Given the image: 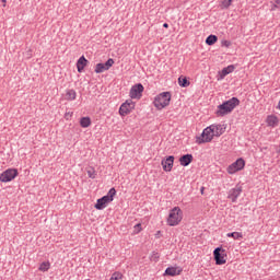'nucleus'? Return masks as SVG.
I'll return each instance as SVG.
<instances>
[{"label": "nucleus", "instance_id": "nucleus-25", "mask_svg": "<svg viewBox=\"0 0 280 280\" xmlns=\"http://www.w3.org/2000/svg\"><path fill=\"white\" fill-rule=\"evenodd\" d=\"M229 73H231V71L218 72V74H217L218 82H220V80H224V78H226V75H229Z\"/></svg>", "mask_w": 280, "mask_h": 280}, {"label": "nucleus", "instance_id": "nucleus-22", "mask_svg": "<svg viewBox=\"0 0 280 280\" xmlns=\"http://www.w3.org/2000/svg\"><path fill=\"white\" fill-rule=\"evenodd\" d=\"M218 43V36L215 35H209L207 38H206V45H215Z\"/></svg>", "mask_w": 280, "mask_h": 280}, {"label": "nucleus", "instance_id": "nucleus-36", "mask_svg": "<svg viewBox=\"0 0 280 280\" xmlns=\"http://www.w3.org/2000/svg\"><path fill=\"white\" fill-rule=\"evenodd\" d=\"M69 115H71V114H70V113H67V114H66V119H67V117H69Z\"/></svg>", "mask_w": 280, "mask_h": 280}, {"label": "nucleus", "instance_id": "nucleus-12", "mask_svg": "<svg viewBox=\"0 0 280 280\" xmlns=\"http://www.w3.org/2000/svg\"><path fill=\"white\" fill-rule=\"evenodd\" d=\"M210 128L212 129L214 137H222V135L226 132V126L224 125H210Z\"/></svg>", "mask_w": 280, "mask_h": 280}, {"label": "nucleus", "instance_id": "nucleus-15", "mask_svg": "<svg viewBox=\"0 0 280 280\" xmlns=\"http://www.w3.org/2000/svg\"><path fill=\"white\" fill-rule=\"evenodd\" d=\"M194 161V155L185 154L179 158V163L183 167H187Z\"/></svg>", "mask_w": 280, "mask_h": 280}, {"label": "nucleus", "instance_id": "nucleus-16", "mask_svg": "<svg viewBox=\"0 0 280 280\" xmlns=\"http://www.w3.org/2000/svg\"><path fill=\"white\" fill-rule=\"evenodd\" d=\"M86 65H89V60L86 59V57L81 56L77 61L78 71H84V67H86Z\"/></svg>", "mask_w": 280, "mask_h": 280}, {"label": "nucleus", "instance_id": "nucleus-26", "mask_svg": "<svg viewBox=\"0 0 280 280\" xmlns=\"http://www.w3.org/2000/svg\"><path fill=\"white\" fill-rule=\"evenodd\" d=\"M228 237H233V240H242L243 235L240 232L228 233Z\"/></svg>", "mask_w": 280, "mask_h": 280}, {"label": "nucleus", "instance_id": "nucleus-4", "mask_svg": "<svg viewBox=\"0 0 280 280\" xmlns=\"http://www.w3.org/2000/svg\"><path fill=\"white\" fill-rule=\"evenodd\" d=\"M182 221H183V210H180L179 207L173 208L167 218L168 226H178V224H180Z\"/></svg>", "mask_w": 280, "mask_h": 280}, {"label": "nucleus", "instance_id": "nucleus-14", "mask_svg": "<svg viewBox=\"0 0 280 280\" xmlns=\"http://www.w3.org/2000/svg\"><path fill=\"white\" fill-rule=\"evenodd\" d=\"M240 194H242V186H236L235 188L230 190L229 198L232 202H235L237 198H240Z\"/></svg>", "mask_w": 280, "mask_h": 280}, {"label": "nucleus", "instance_id": "nucleus-27", "mask_svg": "<svg viewBox=\"0 0 280 280\" xmlns=\"http://www.w3.org/2000/svg\"><path fill=\"white\" fill-rule=\"evenodd\" d=\"M39 270L42 272H47V270H49V262H42L39 266Z\"/></svg>", "mask_w": 280, "mask_h": 280}, {"label": "nucleus", "instance_id": "nucleus-11", "mask_svg": "<svg viewBox=\"0 0 280 280\" xmlns=\"http://www.w3.org/2000/svg\"><path fill=\"white\" fill-rule=\"evenodd\" d=\"M161 165L164 172H172V167H174V155H170L167 159L162 160Z\"/></svg>", "mask_w": 280, "mask_h": 280}, {"label": "nucleus", "instance_id": "nucleus-2", "mask_svg": "<svg viewBox=\"0 0 280 280\" xmlns=\"http://www.w3.org/2000/svg\"><path fill=\"white\" fill-rule=\"evenodd\" d=\"M170 102H172V93L162 92L154 98V106L158 110H163L166 106H170Z\"/></svg>", "mask_w": 280, "mask_h": 280}, {"label": "nucleus", "instance_id": "nucleus-34", "mask_svg": "<svg viewBox=\"0 0 280 280\" xmlns=\"http://www.w3.org/2000/svg\"><path fill=\"white\" fill-rule=\"evenodd\" d=\"M163 27H165V28L167 30V27H170V24L164 23V24H163Z\"/></svg>", "mask_w": 280, "mask_h": 280}, {"label": "nucleus", "instance_id": "nucleus-28", "mask_svg": "<svg viewBox=\"0 0 280 280\" xmlns=\"http://www.w3.org/2000/svg\"><path fill=\"white\" fill-rule=\"evenodd\" d=\"M124 275L121 272H114L110 280H121Z\"/></svg>", "mask_w": 280, "mask_h": 280}, {"label": "nucleus", "instance_id": "nucleus-30", "mask_svg": "<svg viewBox=\"0 0 280 280\" xmlns=\"http://www.w3.org/2000/svg\"><path fill=\"white\" fill-rule=\"evenodd\" d=\"M133 233L136 234L141 233V223H138L133 226Z\"/></svg>", "mask_w": 280, "mask_h": 280}, {"label": "nucleus", "instance_id": "nucleus-32", "mask_svg": "<svg viewBox=\"0 0 280 280\" xmlns=\"http://www.w3.org/2000/svg\"><path fill=\"white\" fill-rule=\"evenodd\" d=\"M221 45H222V47H231V42L224 39V40L221 42Z\"/></svg>", "mask_w": 280, "mask_h": 280}, {"label": "nucleus", "instance_id": "nucleus-33", "mask_svg": "<svg viewBox=\"0 0 280 280\" xmlns=\"http://www.w3.org/2000/svg\"><path fill=\"white\" fill-rule=\"evenodd\" d=\"M1 3H2L3 8H5V3H8V1L7 0H1Z\"/></svg>", "mask_w": 280, "mask_h": 280}, {"label": "nucleus", "instance_id": "nucleus-29", "mask_svg": "<svg viewBox=\"0 0 280 280\" xmlns=\"http://www.w3.org/2000/svg\"><path fill=\"white\" fill-rule=\"evenodd\" d=\"M280 8V0H273V4L271 7L272 12H275L276 10H279Z\"/></svg>", "mask_w": 280, "mask_h": 280}, {"label": "nucleus", "instance_id": "nucleus-31", "mask_svg": "<svg viewBox=\"0 0 280 280\" xmlns=\"http://www.w3.org/2000/svg\"><path fill=\"white\" fill-rule=\"evenodd\" d=\"M235 69H237V67L231 65V66H228L225 69H223V71H235Z\"/></svg>", "mask_w": 280, "mask_h": 280}, {"label": "nucleus", "instance_id": "nucleus-23", "mask_svg": "<svg viewBox=\"0 0 280 280\" xmlns=\"http://www.w3.org/2000/svg\"><path fill=\"white\" fill-rule=\"evenodd\" d=\"M81 128H89L91 126V118L90 117H82L80 120Z\"/></svg>", "mask_w": 280, "mask_h": 280}, {"label": "nucleus", "instance_id": "nucleus-3", "mask_svg": "<svg viewBox=\"0 0 280 280\" xmlns=\"http://www.w3.org/2000/svg\"><path fill=\"white\" fill-rule=\"evenodd\" d=\"M116 195H117V190L115 188H110L107 195L97 199L94 206L95 209H97L98 211H102V209H106V205H109V202H113Z\"/></svg>", "mask_w": 280, "mask_h": 280}, {"label": "nucleus", "instance_id": "nucleus-6", "mask_svg": "<svg viewBox=\"0 0 280 280\" xmlns=\"http://www.w3.org/2000/svg\"><path fill=\"white\" fill-rule=\"evenodd\" d=\"M18 176H19V170L9 168L0 175V180L1 183H10V180H14Z\"/></svg>", "mask_w": 280, "mask_h": 280}, {"label": "nucleus", "instance_id": "nucleus-8", "mask_svg": "<svg viewBox=\"0 0 280 280\" xmlns=\"http://www.w3.org/2000/svg\"><path fill=\"white\" fill-rule=\"evenodd\" d=\"M132 110H135V102H132V100H127L120 105L119 115H121V117H126V115H130Z\"/></svg>", "mask_w": 280, "mask_h": 280}, {"label": "nucleus", "instance_id": "nucleus-35", "mask_svg": "<svg viewBox=\"0 0 280 280\" xmlns=\"http://www.w3.org/2000/svg\"><path fill=\"white\" fill-rule=\"evenodd\" d=\"M201 194H205V187L200 188Z\"/></svg>", "mask_w": 280, "mask_h": 280}, {"label": "nucleus", "instance_id": "nucleus-21", "mask_svg": "<svg viewBox=\"0 0 280 280\" xmlns=\"http://www.w3.org/2000/svg\"><path fill=\"white\" fill-rule=\"evenodd\" d=\"M75 97H77V94H75L74 90H68L66 92L65 100H67L68 102H72L73 100H75Z\"/></svg>", "mask_w": 280, "mask_h": 280}, {"label": "nucleus", "instance_id": "nucleus-1", "mask_svg": "<svg viewBox=\"0 0 280 280\" xmlns=\"http://www.w3.org/2000/svg\"><path fill=\"white\" fill-rule=\"evenodd\" d=\"M236 106H240V100L237 97H232L229 101H225L223 104L218 106V117L229 115V113H231Z\"/></svg>", "mask_w": 280, "mask_h": 280}, {"label": "nucleus", "instance_id": "nucleus-10", "mask_svg": "<svg viewBox=\"0 0 280 280\" xmlns=\"http://www.w3.org/2000/svg\"><path fill=\"white\" fill-rule=\"evenodd\" d=\"M141 93H143V84L138 83L131 88L129 96L131 100H139L141 97Z\"/></svg>", "mask_w": 280, "mask_h": 280}, {"label": "nucleus", "instance_id": "nucleus-19", "mask_svg": "<svg viewBox=\"0 0 280 280\" xmlns=\"http://www.w3.org/2000/svg\"><path fill=\"white\" fill-rule=\"evenodd\" d=\"M267 124L268 126H271L272 128H275V126L279 124V118H277V116H268Z\"/></svg>", "mask_w": 280, "mask_h": 280}, {"label": "nucleus", "instance_id": "nucleus-7", "mask_svg": "<svg viewBox=\"0 0 280 280\" xmlns=\"http://www.w3.org/2000/svg\"><path fill=\"white\" fill-rule=\"evenodd\" d=\"M214 255V261L217 264V266H222L224 264H226V250L222 249L221 247H217L213 252Z\"/></svg>", "mask_w": 280, "mask_h": 280}, {"label": "nucleus", "instance_id": "nucleus-17", "mask_svg": "<svg viewBox=\"0 0 280 280\" xmlns=\"http://www.w3.org/2000/svg\"><path fill=\"white\" fill-rule=\"evenodd\" d=\"M180 272H183V269H178L176 267H168L165 270V275H167L168 277H176L180 275Z\"/></svg>", "mask_w": 280, "mask_h": 280}, {"label": "nucleus", "instance_id": "nucleus-9", "mask_svg": "<svg viewBox=\"0 0 280 280\" xmlns=\"http://www.w3.org/2000/svg\"><path fill=\"white\" fill-rule=\"evenodd\" d=\"M245 165L246 162L244 159H237L234 163L228 166V174H235L236 172L244 170Z\"/></svg>", "mask_w": 280, "mask_h": 280}, {"label": "nucleus", "instance_id": "nucleus-5", "mask_svg": "<svg viewBox=\"0 0 280 280\" xmlns=\"http://www.w3.org/2000/svg\"><path fill=\"white\" fill-rule=\"evenodd\" d=\"M213 137H215V135L213 133V129L211 128V126H209L203 129L200 136L197 137L196 143H198L199 145L202 143H211V141H213Z\"/></svg>", "mask_w": 280, "mask_h": 280}, {"label": "nucleus", "instance_id": "nucleus-18", "mask_svg": "<svg viewBox=\"0 0 280 280\" xmlns=\"http://www.w3.org/2000/svg\"><path fill=\"white\" fill-rule=\"evenodd\" d=\"M178 84H179V86H182L183 89H187V86H189L190 82H189V80H187V77L180 75V77L178 78Z\"/></svg>", "mask_w": 280, "mask_h": 280}, {"label": "nucleus", "instance_id": "nucleus-13", "mask_svg": "<svg viewBox=\"0 0 280 280\" xmlns=\"http://www.w3.org/2000/svg\"><path fill=\"white\" fill-rule=\"evenodd\" d=\"M115 65L114 59H108L105 63H97L95 71H108Z\"/></svg>", "mask_w": 280, "mask_h": 280}, {"label": "nucleus", "instance_id": "nucleus-20", "mask_svg": "<svg viewBox=\"0 0 280 280\" xmlns=\"http://www.w3.org/2000/svg\"><path fill=\"white\" fill-rule=\"evenodd\" d=\"M232 4H233V0H221L220 1L221 10H229Z\"/></svg>", "mask_w": 280, "mask_h": 280}, {"label": "nucleus", "instance_id": "nucleus-24", "mask_svg": "<svg viewBox=\"0 0 280 280\" xmlns=\"http://www.w3.org/2000/svg\"><path fill=\"white\" fill-rule=\"evenodd\" d=\"M86 172H88V176L89 178H95V176H97V173L95 172V168L94 167H88L86 168Z\"/></svg>", "mask_w": 280, "mask_h": 280}, {"label": "nucleus", "instance_id": "nucleus-37", "mask_svg": "<svg viewBox=\"0 0 280 280\" xmlns=\"http://www.w3.org/2000/svg\"><path fill=\"white\" fill-rule=\"evenodd\" d=\"M279 108H280V101H279Z\"/></svg>", "mask_w": 280, "mask_h": 280}]
</instances>
